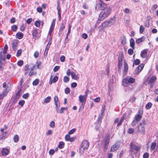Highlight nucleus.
Here are the masks:
<instances>
[{
	"label": "nucleus",
	"instance_id": "f257e3e1",
	"mask_svg": "<svg viewBox=\"0 0 158 158\" xmlns=\"http://www.w3.org/2000/svg\"><path fill=\"white\" fill-rule=\"evenodd\" d=\"M146 121L145 120H142L141 122L139 123L137 126V132L144 135L145 134Z\"/></svg>",
	"mask_w": 158,
	"mask_h": 158
},
{
	"label": "nucleus",
	"instance_id": "f03ea898",
	"mask_svg": "<svg viewBox=\"0 0 158 158\" xmlns=\"http://www.w3.org/2000/svg\"><path fill=\"white\" fill-rule=\"evenodd\" d=\"M111 11V8L110 6H108L106 9L102 10L99 14L98 19L100 21L103 20L110 15Z\"/></svg>",
	"mask_w": 158,
	"mask_h": 158
},
{
	"label": "nucleus",
	"instance_id": "7ed1b4c3",
	"mask_svg": "<svg viewBox=\"0 0 158 158\" xmlns=\"http://www.w3.org/2000/svg\"><path fill=\"white\" fill-rule=\"evenodd\" d=\"M135 81V79L134 78L127 77L125 78L123 81V85L126 87L127 86L130 84L134 83Z\"/></svg>",
	"mask_w": 158,
	"mask_h": 158
},
{
	"label": "nucleus",
	"instance_id": "20e7f679",
	"mask_svg": "<svg viewBox=\"0 0 158 158\" xmlns=\"http://www.w3.org/2000/svg\"><path fill=\"white\" fill-rule=\"evenodd\" d=\"M156 77L155 76L152 75H149L146 80L144 81V83L145 85L148 84H151L150 87H152L153 84L155 83L156 80Z\"/></svg>",
	"mask_w": 158,
	"mask_h": 158
},
{
	"label": "nucleus",
	"instance_id": "39448f33",
	"mask_svg": "<svg viewBox=\"0 0 158 158\" xmlns=\"http://www.w3.org/2000/svg\"><path fill=\"white\" fill-rule=\"evenodd\" d=\"M108 6L104 2L101 1L99 3H97L95 7L96 10H104L106 9Z\"/></svg>",
	"mask_w": 158,
	"mask_h": 158
},
{
	"label": "nucleus",
	"instance_id": "423d86ee",
	"mask_svg": "<svg viewBox=\"0 0 158 158\" xmlns=\"http://www.w3.org/2000/svg\"><path fill=\"white\" fill-rule=\"evenodd\" d=\"M140 146H136L132 142H131L130 144V151L131 152H132L135 150L136 152H138L140 151Z\"/></svg>",
	"mask_w": 158,
	"mask_h": 158
},
{
	"label": "nucleus",
	"instance_id": "0eeeda50",
	"mask_svg": "<svg viewBox=\"0 0 158 158\" xmlns=\"http://www.w3.org/2000/svg\"><path fill=\"white\" fill-rule=\"evenodd\" d=\"M5 64V57L3 53H0V70L4 66Z\"/></svg>",
	"mask_w": 158,
	"mask_h": 158
},
{
	"label": "nucleus",
	"instance_id": "6e6552de",
	"mask_svg": "<svg viewBox=\"0 0 158 158\" xmlns=\"http://www.w3.org/2000/svg\"><path fill=\"white\" fill-rule=\"evenodd\" d=\"M143 114V111L142 109L141 108H139L137 114L134 117V119L139 122L142 118Z\"/></svg>",
	"mask_w": 158,
	"mask_h": 158
},
{
	"label": "nucleus",
	"instance_id": "1a4fd4ad",
	"mask_svg": "<svg viewBox=\"0 0 158 158\" xmlns=\"http://www.w3.org/2000/svg\"><path fill=\"white\" fill-rule=\"evenodd\" d=\"M128 66L126 61L124 60V68L123 69V74L125 76L128 72Z\"/></svg>",
	"mask_w": 158,
	"mask_h": 158
},
{
	"label": "nucleus",
	"instance_id": "9d476101",
	"mask_svg": "<svg viewBox=\"0 0 158 158\" xmlns=\"http://www.w3.org/2000/svg\"><path fill=\"white\" fill-rule=\"evenodd\" d=\"M10 152V149L7 147L3 148L1 151V154L2 156H7Z\"/></svg>",
	"mask_w": 158,
	"mask_h": 158
},
{
	"label": "nucleus",
	"instance_id": "9b49d317",
	"mask_svg": "<svg viewBox=\"0 0 158 158\" xmlns=\"http://www.w3.org/2000/svg\"><path fill=\"white\" fill-rule=\"evenodd\" d=\"M144 64H141L135 70V74L138 75L142 70Z\"/></svg>",
	"mask_w": 158,
	"mask_h": 158
},
{
	"label": "nucleus",
	"instance_id": "f8f14e48",
	"mask_svg": "<svg viewBox=\"0 0 158 158\" xmlns=\"http://www.w3.org/2000/svg\"><path fill=\"white\" fill-rule=\"evenodd\" d=\"M89 145V143L88 141L84 140L83 141L81 145V147H83L86 149L88 148Z\"/></svg>",
	"mask_w": 158,
	"mask_h": 158
},
{
	"label": "nucleus",
	"instance_id": "ddd939ff",
	"mask_svg": "<svg viewBox=\"0 0 158 158\" xmlns=\"http://www.w3.org/2000/svg\"><path fill=\"white\" fill-rule=\"evenodd\" d=\"M21 96L20 91L18 90L16 93L15 95L13 97V102L15 103H16L17 100L19 99Z\"/></svg>",
	"mask_w": 158,
	"mask_h": 158
},
{
	"label": "nucleus",
	"instance_id": "4468645a",
	"mask_svg": "<svg viewBox=\"0 0 158 158\" xmlns=\"http://www.w3.org/2000/svg\"><path fill=\"white\" fill-rule=\"evenodd\" d=\"M87 97L84 95H80L79 97V101L82 104H85Z\"/></svg>",
	"mask_w": 158,
	"mask_h": 158
},
{
	"label": "nucleus",
	"instance_id": "2eb2a0df",
	"mask_svg": "<svg viewBox=\"0 0 158 158\" xmlns=\"http://www.w3.org/2000/svg\"><path fill=\"white\" fill-rule=\"evenodd\" d=\"M119 143H116L113 145L111 148L110 150L112 152L116 151L119 147Z\"/></svg>",
	"mask_w": 158,
	"mask_h": 158
},
{
	"label": "nucleus",
	"instance_id": "dca6fc26",
	"mask_svg": "<svg viewBox=\"0 0 158 158\" xmlns=\"http://www.w3.org/2000/svg\"><path fill=\"white\" fill-rule=\"evenodd\" d=\"M52 76H51V77L50 79V81L49 82V84L50 85H51L52 84V83H55L58 80V78L57 76H55L53 79H52Z\"/></svg>",
	"mask_w": 158,
	"mask_h": 158
},
{
	"label": "nucleus",
	"instance_id": "f3484780",
	"mask_svg": "<svg viewBox=\"0 0 158 158\" xmlns=\"http://www.w3.org/2000/svg\"><path fill=\"white\" fill-rule=\"evenodd\" d=\"M147 51L148 50L146 49L142 51L140 53L141 56L143 58H145L147 56Z\"/></svg>",
	"mask_w": 158,
	"mask_h": 158
},
{
	"label": "nucleus",
	"instance_id": "a211bd4d",
	"mask_svg": "<svg viewBox=\"0 0 158 158\" xmlns=\"http://www.w3.org/2000/svg\"><path fill=\"white\" fill-rule=\"evenodd\" d=\"M12 43V48L14 51H15L18 44V41L16 40H13Z\"/></svg>",
	"mask_w": 158,
	"mask_h": 158
},
{
	"label": "nucleus",
	"instance_id": "6ab92c4d",
	"mask_svg": "<svg viewBox=\"0 0 158 158\" xmlns=\"http://www.w3.org/2000/svg\"><path fill=\"white\" fill-rule=\"evenodd\" d=\"M38 31L36 29H34L32 31V35L34 39H36L37 38H38Z\"/></svg>",
	"mask_w": 158,
	"mask_h": 158
},
{
	"label": "nucleus",
	"instance_id": "aec40b11",
	"mask_svg": "<svg viewBox=\"0 0 158 158\" xmlns=\"http://www.w3.org/2000/svg\"><path fill=\"white\" fill-rule=\"evenodd\" d=\"M118 69H121V67L122 66V57H119L118 58Z\"/></svg>",
	"mask_w": 158,
	"mask_h": 158
},
{
	"label": "nucleus",
	"instance_id": "412c9836",
	"mask_svg": "<svg viewBox=\"0 0 158 158\" xmlns=\"http://www.w3.org/2000/svg\"><path fill=\"white\" fill-rule=\"evenodd\" d=\"M16 37L19 39H22L23 36V35L22 32H18L16 35Z\"/></svg>",
	"mask_w": 158,
	"mask_h": 158
},
{
	"label": "nucleus",
	"instance_id": "4be33fe9",
	"mask_svg": "<svg viewBox=\"0 0 158 158\" xmlns=\"http://www.w3.org/2000/svg\"><path fill=\"white\" fill-rule=\"evenodd\" d=\"M71 77L73 79L76 80H77L79 79V77L77 75H76L74 72H72L71 73Z\"/></svg>",
	"mask_w": 158,
	"mask_h": 158
},
{
	"label": "nucleus",
	"instance_id": "5701e85b",
	"mask_svg": "<svg viewBox=\"0 0 158 158\" xmlns=\"http://www.w3.org/2000/svg\"><path fill=\"white\" fill-rule=\"evenodd\" d=\"M130 45L131 47L133 49H134V46L135 45V41L133 38H131L130 40Z\"/></svg>",
	"mask_w": 158,
	"mask_h": 158
},
{
	"label": "nucleus",
	"instance_id": "b1692460",
	"mask_svg": "<svg viewBox=\"0 0 158 158\" xmlns=\"http://www.w3.org/2000/svg\"><path fill=\"white\" fill-rule=\"evenodd\" d=\"M145 40V38L142 37L136 40V43L137 44H139L140 42L144 41Z\"/></svg>",
	"mask_w": 158,
	"mask_h": 158
},
{
	"label": "nucleus",
	"instance_id": "393cba45",
	"mask_svg": "<svg viewBox=\"0 0 158 158\" xmlns=\"http://www.w3.org/2000/svg\"><path fill=\"white\" fill-rule=\"evenodd\" d=\"M109 140L107 139L104 143V151L105 152L107 149L108 145L109 143Z\"/></svg>",
	"mask_w": 158,
	"mask_h": 158
},
{
	"label": "nucleus",
	"instance_id": "a878e982",
	"mask_svg": "<svg viewBox=\"0 0 158 158\" xmlns=\"http://www.w3.org/2000/svg\"><path fill=\"white\" fill-rule=\"evenodd\" d=\"M156 146V143L155 142H153L152 143L150 146V150L152 151L155 149Z\"/></svg>",
	"mask_w": 158,
	"mask_h": 158
},
{
	"label": "nucleus",
	"instance_id": "bb28decb",
	"mask_svg": "<svg viewBox=\"0 0 158 158\" xmlns=\"http://www.w3.org/2000/svg\"><path fill=\"white\" fill-rule=\"evenodd\" d=\"M55 104L56 106L60 105L59 102L58 101V98L56 96H55L54 98Z\"/></svg>",
	"mask_w": 158,
	"mask_h": 158
},
{
	"label": "nucleus",
	"instance_id": "cd10ccee",
	"mask_svg": "<svg viewBox=\"0 0 158 158\" xmlns=\"http://www.w3.org/2000/svg\"><path fill=\"white\" fill-rule=\"evenodd\" d=\"M102 115H99L98 117V119L97 120V123L99 124H100L102 122Z\"/></svg>",
	"mask_w": 158,
	"mask_h": 158
},
{
	"label": "nucleus",
	"instance_id": "c85d7f7f",
	"mask_svg": "<svg viewBox=\"0 0 158 158\" xmlns=\"http://www.w3.org/2000/svg\"><path fill=\"white\" fill-rule=\"evenodd\" d=\"M125 115V114H124L123 115V117L121 118L120 120V121H119V122L118 123V124H117V126H120L121 125V124H122V123H123V120H124V115Z\"/></svg>",
	"mask_w": 158,
	"mask_h": 158
},
{
	"label": "nucleus",
	"instance_id": "c756f323",
	"mask_svg": "<svg viewBox=\"0 0 158 158\" xmlns=\"http://www.w3.org/2000/svg\"><path fill=\"white\" fill-rule=\"evenodd\" d=\"M85 149H86L83 147H81L80 146L79 149V153L80 155H81L83 153Z\"/></svg>",
	"mask_w": 158,
	"mask_h": 158
},
{
	"label": "nucleus",
	"instance_id": "7c9ffc66",
	"mask_svg": "<svg viewBox=\"0 0 158 158\" xmlns=\"http://www.w3.org/2000/svg\"><path fill=\"white\" fill-rule=\"evenodd\" d=\"M152 105V104L151 102H149L146 105L145 107L148 109H150L151 108Z\"/></svg>",
	"mask_w": 158,
	"mask_h": 158
},
{
	"label": "nucleus",
	"instance_id": "2f4dec72",
	"mask_svg": "<svg viewBox=\"0 0 158 158\" xmlns=\"http://www.w3.org/2000/svg\"><path fill=\"white\" fill-rule=\"evenodd\" d=\"M110 26L112 25L114 23V19L111 18L107 21Z\"/></svg>",
	"mask_w": 158,
	"mask_h": 158
},
{
	"label": "nucleus",
	"instance_id": "473e14b6",
	"mask_svg": "<svg viewBox=\"0 0 158 158\" xmlns=\"http://www.w3.org/2000/svg\"><path fill=\"white\" fill-rule=\"evenodd\" d=\"M64 146V142L61 141L59 142V144L58 145V147L62 149L63 148Z\"/></svg>",
	"mask_w": 158,
	"mask_h": 158
},
{
	"label": "nucleus",
	"instance_id": "72a5a7b5",
	"mask_svg": "<svg viewBox=\"0 0 158 158\" xmlns=\"http://www.w3.org/2000/svg\"><path fill=\"white\" fill-rule=\"evenodd\" d=\"M56 20L55 19H53L52 22L51 26L50 27V28H51V29H54V27L55 25V21Z\"/></svg>",
	"mask_w": 158,
	"mask_h": 158
},
{
	"label": "nucleus",
	"instance_id": "f704fd0d",
	"mask_svg": "<svg viewBox=\"0 0 158 158\" xmlns=\"http://www.w3.org/2000/svg\"><path fill=\"white\" fill-rule=\"evenodd\" d=\"M39 82V79H36L33 81L32 84L33 85H37L38 84Z\"/></svg>",
	"mask_w": 158,
	"mask_h": 158
},
{
	"label": "nucleus",
	"instance_id": "c9c22d12",
	"mask_svg": "<svg viewBox=\"0 0 158 158\" xmlns=\"http://www.w3.org/2000/svg\"><path fill=\"white\" fill-rule=\"evenodd\" d=\"M19 140V136L17 135H15L14 136V141L15 142H18Z\"/></svg>",
	"mask_w": 158,
	"mask_h": 158
},
{
	"label": "nucleus",
	"instance_id": "e433bc0d",
	"mask_svg": "<svg viewBox=\"0 0 158 158\" xmlns=\"http://www.w3.org/2000/svg\"><path fill=\"white\" fill-rule=\"evenodd\" d=\"M2 135L0 136V140H2L4 139L5 136H6L7 133L6 131L2 132Z\"/></svg>",
	"mask_w": 158,
	"mask_h": 158
},
{
	"label": "nucleus",
	"instance_id": "4c0bfd02",
	"mask_svg": "<svg viewBox=\"0 0 158 158\" xmlns=\"http://www.w3.org/2000/svg\"><path fill=\"white\" fill-rule=\"evenodd\" d=\"M36 74V73L34 72L33 71L31 70L28 74L29 76L31 77L32 75H35Z\"/></svg>",
	"mask_w": 158,
	"mask_h": 158
},
{
	"label": "nucleus",
	"instance_id": "58836bf2",
	"mask_svg": "<svg viewBox=\"0 0 158 158\" xmlns=\"http://www.w3.org/2000/svg\"><path fill=\"white\" fill-rule=\"evenodd\" d=\"M102 27H104L110 26L108 24V22L107 21L102 23Z\"/></svg>",
	"mask_w": 158,
	"mask_h": 158
},
{
	"label": "nucleus",
	"instance_id": "ea45409f",
	"mask_svg": "<svg viewBox=\"0 0 158 158\" xmlns=\"http://www.w3.org/2000/svg\"><path fill=\"white\" fill-rule=\"evenodd\" d=\"M58 10V14L61 13V8L59 3H57V8Z\"/></svg>",
	"mask_w": 158,
	"mask_h": 158
},
{
	"label": "nucleus",
	"instance_id": "a19ab883",
	"mask_svg": "<svg viewBox=\"0 0 158 158\" xmlns=\"http://www.w3.org/2000/svg\"><path fill=\"white\" fill-rule=\"evenodd\" d=\"M140 63V60L139 59H136L133 62V66L134 67V64L138 65Z\"/></svg>",
	"mask_w": 158,
	"mask_h": 158
},
{
	"label": "nucleus",
	"instance_id": "79ce46f5",
	"mask_svg": "<svg viewBox=\"0 0 158 158\" xmlns=\"http://www.w3.org/2000/svg\"><path fill=\"white\" fill-rule=\"evenodd\" d=\"M51 98L50 96H48L44 100V102L45 103H48L50 101L51 99Z\"/></svg>",
	"mask_w": 158,
	"mask_h": 158
},
{
	"label": "nucleus",
	"instance_id": "37998d69",
	"mask_svg": "<svg viewBox=\"0 0 158 158\" xmlns=\"http://www.w3.org/2000/svg\"><path fill=\"white\" fill-rule=\"evenodd\" d=\"M67 109V108L66 107H62L61 108L60 111H59V113L60 114L63 113L64 112V111L66 110Z\"/></svg>",
	"mask_w": 158,
	"mask_h": 158
},
{
	"label": "nucleus",
	"instance_id": "c03bdc74",
	"mask_svg": "<svg viewBox=\"0 0 158 158\" xmlns=\"http://www.w3.org/2000/svg\"><path fill=\"white\" fill-rule=\"evenodd\" d=\"M11 28L13 31H15L17 30V27L16 25H13L11 27Z\"/></svg>",
	"mask_w": 158,
	"mask_h": 158
},
{
	"label": "nucleus",
	"instance_id": "a18cd8bd",
	"mask_svg": "<svg viewBox=\"0 0 158 158\" xmlns=\"http://www.w3.org/2000/svg\"><path fill=\"white\" fill-rule=\"evenodd\" d=\"M25 102V101L24 100H20L19 102V104L21 106H23Z\"/></svg>",
	"mask_w": 158,
	"mask_h": 158
},
{
	"label": "nucleus",
	"instance_id": "49530a36",
	"mask_svg": "<svg viewBox=\"0 0 158 158\" xmlns=\"http://www.w3.org/2000/svg\"><path fill=\"white\" fill-rule=\"evenodd\" d=\"M69 81V78L67 76H65L64 77L63 79L64 82H67Z\"/></svg>",
	"mask_w": 158,
	"mask_h": 158
},
{
	"label": "nucleus",
	"instance_id": "de8ad7c7",
	"mask_svg": "<svg viewBox=\"0 0 158 158\" xmlns=\"http://www.w3.org/2000/svg\"><path fill=\"white\" fill-rule=\"evenodd\" d=\"M135 100V98L134 96H132L131 97L129 100L130 102L131 103H133L134 102Z\"/></svg>",
	"mask_w": 158,
	"mask_h": 158
},
{
	"label": "nucleus",
	"instance_id": "09e8293b",
	"mask_svg": "<svg viewBox=\"0 0 158 158\" xmlns=\"http://www.w3.org/2000/svg\"><path fill=\"white\" fill-rule=\"evenodd\" d=\"M50 44H48L46 46V48L45 51L44 53H46V54L47 53L48 50L49 49V48H50Z\"/></svg>",
	"mask_w": 158,
	"mask_h": 158
},
{
	"label": "nucleus",
	"instance_id": "8fccbe9b",
	"mask_svg": "<svg viewBox=\"0 0 158 158\" xmlns=\"http://www.w3.org/2000/svg\"><path fill=\"white\" fill-rule=\"evenodd\" d=\"M34 24L37 27H40V21H36L35 22Z\"/></svg>",
	"mask_w": 158,
	"mask_h": 158
},
{
	"label": "nucleus",
	"instance_id": "3c124183",
	"mask_svg": "<svg viewBox=\"0 0 158 158\" xmlns=\"http://www.w3.org/2000/svg\"><path fill=\"white\" fill-rule=\"evenodd\" d=\"M144 27L142 25H141L140 27L139 32L140 33H142L144 31Z\"/></svg>",
	"mask_w": 158,
	"mask_h": 158
},
{
	"label": "nucleus",
	"instance_id": "603ef678",
	"mask_svg": "<svg viewBox=\"0 0 158 158\" xmlns=\"http://www.w3.org/2000/svg\"><path fill=\"white\" fill-rule=\"evenodd\" d=\"M85 104H83H83L81 103V106H80V107L79 108V112H81L82 110L83 109L84 106H85Z\"/></svg>",
	"mask_w": 158,
	"mask_h": 158
},
{
	"label": "nucleus",
	"instance_id": "864d4df0",
	"mask_svg": "<svg viewBox=\"0 0 158 158\" xmlns=\"http://www.w3.org/2000/svg\"><path fill=\"white\" fill-rule=\"evenodd\" d=\"M138 121L136 120H135V119H134V120L131 123V125L132 127H134L138 123Z\"/></svg>",
	"mask_w": 158,
	"mask_h": 158
},
{
	"label": "nucleus",
	"instance_id": "5fc2aeb1",
	"mask_svg": "<svg viewBox=\"0 0 158 158\" xmlns=\"http://www.w3.org/2000/svg\"><path fill=\"white\" fill-rule=\"evenodd\" d=\"M149 154L148 152L145 153L143 155V158H148Z\"/></svg>",
	"mask_w": 158,
	"mask_h": 158
},
{
	"label": "nucleus",
	"instance_id": "6e6d98bb",
	"mask_svg": "<svg viewBox=\"0 0 158 158\" xmlns=\"http://www.w3.org/2000/svg\"><path fill=\"white\" fill-rule=\"evenodd\" d=\"M29 96V94L28 93L24 94L23 95V98L25 99H27Z\"/></svg>",
	"mask_w": 158,
	"mask_h": 158
},
{
	"label": "nucleus",
	"instance_id": "4d7b16f0",
	"mask_svg": "<svg viewBox=\"0 0 158 158\" xmlns=\"http://www.w3.org/2000/svg\"><path fill=\"white\" fill-rule=\"evenodd\" d=\"M18 65L20 66H22L23 64V61L22 60H19L18 62Z\"/></svg>",
	"mask_w": 158,
	"mask_h": 158
},
{
	"label": "nucleus",
	"instance_id": "13d9d810",
	"mask_svg": "<svg viewBox=\"0 0 158 158\" xmlns=\"http://www.w3.org/2000/svg\"><path fill=\"white\" fill-rule=\"evenodd\" d=\"M55 126V122L54 121H52L50 122V126L52 127V128H54Z\"/></svg>",
	"mask_w": 158,
	"mask_h": 158
},
{
	"label": "nucleus",
	"instance_id": "bf43d9fd",
	"mask_svg": "<svg viewBox=\"0 0 158 158\" xmlns=\"http://www.w3.org/2000/svg\"><path fill=\"white\" fill-rule=\"evenodd\" d=\"M39 52L38 51H36L34 53V57L35 58H37L39 56Z\"/></svg>",
	"mask_w": 158,
	"mask_h": 158
},
{
	"label": "nucleus",
	"instance_id": "052dcab7",
	"mask_svg": "<svg viewBox=\"0 0 158 158\" xmlns=\"http://www.w3.org/2000/svg\"><path fill=\"white\" fill-rule=\"evenodd\" d=\"M22 53V51L21 50H19L17 52L16 54V56L18 57L21 55Z\"/></svg>",
	"mask_w": 158,
	"mask_h": 158
},
{
	"label": "nucleus",
	"instance_id": "680f3d73",
	"mask_svg": "<svg viewBox=\"0 0 158 158\" xmlns=\"http://www.w3.org/2000/svg\"><path fill=\"white\" fill-rule=\"evenodd\" d=\"M134 131V130L132 128H130L128 129V132L129 133L131 134L133 133Z\"/></svg>",
	"mask_w": 158,
	"mask_h": 158
},
{
	"label": "nucleus",
	"instance_id": "e2e57ef3",
	"mask_svg": "<svg viewBox=\"0 0 158 158\" xmlns=\"http://www.w3.org/2000/svg\"><path fill=\"white\" fill-rule=\"evenodd\" d=\"M64 28H65V26L64 25V24L63 23H62L60 26V29L59 30L60 31V32L62 31Z\"/></svg>",
	"mask_w": 158,
	"mask_h": 158
},
{
	"label": "nucleus",
	"instance_id": "0e129e2a",
	"mask_svg": "<svg viewBox=\"0 0 158 158\" xmlns=\"http://www.w3.org/2000/svg\"><path fill=\"white\" fill-rule=\"evenodd\" d=\"M32 21V19L31 18H29L27 19L26 21V23L28 24H30Z\"/></svg>",
	"mask_w": 158,
	"mask_h": 158
},
{
	"label": "nucleus",
	"instance_id": "69168bd1",
	"mask_svg": "<svg viewBox=\"0 0 158 158\" xmlns=\"http://www.w3.org/2000/svg\"><path fill=\"white\" fill-rule=\"evenodd\" d=\"M65 92L66 94H69L70 93V89L68 88H66L65 89Z\"/></svg>",
	"mask_w": 158,
	"mask_h": 158
},
{
	"label": "nucleus",
	"instance_id": "338daca9",
	"mask_svg": "<svg viewBox=\"0 0 158 158\" xmlns=\"http://www.w3.org/2000/svg\"><path fill=\"white\" fill-rule=\"evenodd\" d=\"M52 134V131L51 130H48V131L46 133V135H51Z\"/></svg>",
	"mask_w": 158,
	"mask_h": 158
},
{
	"label": "nucleus",
	"instance_id": "774afa93",
	"mask_svg": "<svg viewBox=\"0 0 158 158\" xmlns=\"http://www.w3.org/2000/svg\"><path fill=\"white\" fill-rule=\"evenodd\" d=\"M8 91L7 90V89L6 88L4 91L2 93V94L4 95L5 96H6L7 94Z\"/></svg>",
	"mask_w": 158,
	"mask_h": 158
}]
</instances>
